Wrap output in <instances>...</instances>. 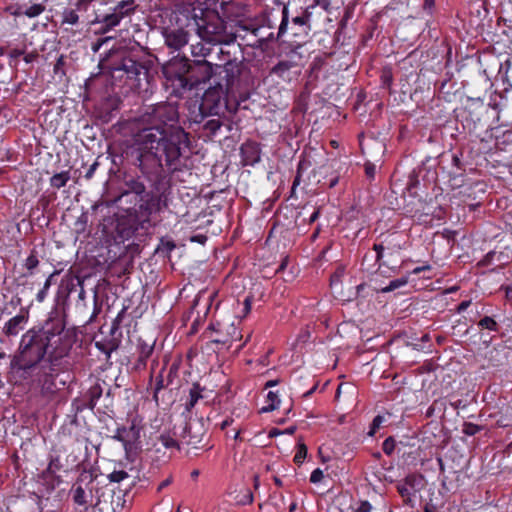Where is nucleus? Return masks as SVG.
<instances>
[{
  "label": "nucleus",
  "mask_w": 512,
  "mask_h": 512,
  "mask_svg": "<svg viewBox=\"0 0 512 512\" xmlns=\"http://www.w3.org/2000/svg\"><path fill=\"white\" fill-rule=\"evenodd\" d=\"M72 340L60 317L49 318L42 328L23 334L10 362L11 373L20 383L37 385L45 394L56 391L55 379L67 368Z\"/></svg>",
  "instance_id": "1"
},
{
  "label": "nucleus",
  "mask_w": 512,
  "mask_h": 512,
  "mask_svg": "<svg viewBox=\"0 0 512 512\" xmlns=\"http://www.w3.org/2000/svg\"><path fill=\"white\" fill-rule=\"evenodd\" d=\"M177 120V108L170 103L150 106L139 117L134 145L138 166L144 174H160L164 166L177 169L189 147L188 133L174 125Z\"/></svg>",
  "instance_id": "2"
},
{
  "label": "nucleus",
  "mask_w": 512,
  "mask_h": 512,
  "mask_svg": "<svg viewBox=\"0 0 512 512\" xmlns=\"http://www.w3.org/2000/svg\"><path fill=\"white\" fill-rule=\"evenodd\" d=\"M216 69L219 70V75L224 74L226 80L225 83L219 82L209 87L203 95L202 108L210 114H218L226 94L234 84V74L230 63L224 66L216 65Z\"/></svg>",
  "instance_id": "3"
},
{
  "label": "nucleus",
  "mask_w": 512,
  "mask_h": 512,
  "mask_svg": "<svg viewBox=\"0 0 512 512\" xmlns=\"http://www.w3.org/2000/svg\"><path fill=\"white\" fill-rule=\"evenodd\" d=\"M197 34L201 40L210 44H230L235 40V37L226 31L224 21L218 16L197 23Z\"/></svg>",
  "instance_id": "4"
},
{
  "label": "nucleus",
  "mask_w": 512,
  "mask_h": 512,
  "mask_svg": "<svg viewBox=\"0 0 512 512\" xmlns=\"http://www.w3.org/2000/svg\"><path fill=\"white\" fill-rule=\"evenodd\" d=\"M166 206V198L163 195L146 194L138 208L132 209L141 230L148 229L151 226V215L160 212Z\"/></svg>",
  "instance_id": "5"
},
{
  "label": "nucleus",
  "mask_w": 512,
  "mask_h": 512,
  "mask_svg": "<svg viewBox=\"0 0 512 512\" xmlns=\"http://www.w3.org/2000/svg\"><path fill=\"white\" fill-rule=\"evenodd\" d=\"M137 8L135 0L120 1L113 11L102 18L96 17L92 22L103 24L102 31L108 32L114 27L118 26L122 19L132 15Z\"/></svg>",
  "instance_id": "6"
},
{
  "label": "nucleus",
  "mask_w": 512,
  "mask_h": 512,
  "mask_svg": "<svg viewBox=\"0 0 512 512\" xmlns=\"http://www.w3.org/2000/svg\"><path fill=\"white\" fill-rule=\"evenodd\" d=\"M140 229V224L136 221V215L132 209H126L123 214L116 215L115 232L117 240L124 242Z\"/></svg>",
  "instance_id": "7"
},
{
  "label": "nucleus",
  "mask_w": 512,
  "mask_h": 512,
  "mask_svg": "<svg viewBox=\"0 0 512 512\" xmlns=\"http://www.w3.org/2000/svg\"><path fill=\"white\" fill-rule=\"evenodd\" d=\"M113 439L123 444L126 454L135 453L139 448L140 428L134 423L128 428H118Z\"/></svg>",
  "instance_id": "8"
},
{
  "label": "nucleus",
  "mask_w": 512,
  "mask_h": 512,
  "mask_svg": "<svg viewBox=\"0 0 512 512\" xmlns=\"http://www.w3.org/2000/svg\"><path fill=\"white\" fill-rule=\"evenodd\" d=\"M205 436V429L201 420H192L185 423L181 437L185 444L197 447Z\"/></svg>",
  "instance_id": "9"
},
{
  "label": "nucleus",
  "mask_w": 512,
  "mask_h": 512,
  "mask_svg": "<svg viewBox=\"0 0 512 512\" xmlns=\"http://www.w3.org/2000/svg\"><path fill=\"white\" fill-rule=\"evenodd\" d=\"M116 70L123 71L128 78L134 79L138 85L140 84L141 76L146 78L148 75V69L131 57H124Z\"/></svg>",
  "instance_id": "10"
},
{
  "label": "nucleus",
  "mask_w": 512,
  "mask_h": 512,
  "mask_svg": "<svg viewBox=\"0 0 512 512\" xmlns=\"http://www.w3.org/2000/svg\"><path fill=\"white\" fill-rule=\"evenodd\" d=\"M418 478L415 475H408L403 481L397 483L396 488L403 499L404 504L413 507L412 495L416 491Z\"/></svg>",
  "instance_id": "11"
},
{
  "label": "nucleus",
  "mask_w": 512,
  "mask_h": 512,
  "mask_svg": "<svg viewBox=\"0 0 512 512\" xmlns=\"http://www.w3.org/2000/svg\"><path fill=\"white\" fill-rule=\"evenodd\" d=\"M241 154L245 165H255L261 159V149L256 142H245L241 146Z\"/></svg>",
  "instance_id": "12"
},
{
  "label": "nucleus",
  "mask_w": 512,
  "mask_h": 512,
  "mask_svg": "<svg viewBox=\"0 0 512 512\" xmlns=\"http://www.w3.org/2000/svg\"><path fill=\"white\" fill-rule=\"evenodd\" d=\"M188 33L182 29L172 30L165 33V43L173 50H180L188 43Z\"/></svg>",
  "instance_id": "13"
},
{
  "label": "nucleus",
  "mask_w": 512,
  "mask_h": 512,
  "mask_svg": "<svg viewBox=\"0 0 512 512\" xmlns=\"http://www.w3.org/2000/svg\"><path fill=\"white\" fill-rule=\"evenodd\" d=\"M154 344L155 341L146 342L142 340L141 338L138 339L137 343V352H138V358L135 364V368L137 370L143 369L146 367V363L148 358L152 355L154 351Z\"/></svg>",
  "instance_id": "14"
},
{
  "label": "nucleus",
  "mask_w": 512,
  "mask_h": 512,
  "mask_svg": "<svg viewBox=\"0 0 512 512\" xmlns=\"http://www.w3.org/2000/svg\"><path fill=\"white\" fill-rule=\"evenodd\" d=\"M28 321V313H20L12 317L3 327V332L7 336H15L25 328Z\"/></svg>",
  "instance_id": "15"
},
{
  "label": "nucleus",
  "mask_w": 512,
  "mask_h": 512,
  "mask_svg": "<svg viewBox=\"0 0 512 512\" xmlns=\"http://www.w3.org/2000/svg\"><path fill=\"white\" fill-rule=\"evenodd\" d=\"M71 492L74 503L79 506H83L86 509L88 504V497L91 496V491L88 493L79 484V482H77L73 485Z\"/></svg>",
  "instance_id": "16"
},
{
  "label": "nucleus",
  "mask_w": 512,
  "mask_h": 512,
  "mask_svg": "<svg viewBox=\"0 0 512 512\" xmlns=\"http://www.w3.org/2000/svg\"><path fill=\"white\" fill-rule=\"evenodd\" d=\"M295 65L293 62L290 61H280L278 64H276L272 70L271 73L277 75L278 77L282 78L283 80H290V70Z\"/></svg>",
  "instance_id": "17"
},
{
  "label": "nucleus",
  "mask_w": 512,
  "mask_h": 512,
  "mask_svg": "<svg viewBox=\"0 0 512 512\" xmlns=\"http://www.w3.org/2000/svg\"><path fill=\"white\" fill-rule=\"evenodd\" d=\"M163 370L162 369L159 373V375L156 377V386H155V391H154V395H153V398L156 402H158V393L160 390H162L163 388L167 387L169 385V383H171V379H172V375L174 374L175 372V369L173 367L170 368L169 370V373H168V376H167V382L165 383L164 382V378H163Z\"/></svg>",
  "instance_id": "18"
},
{
  "label": "nucleus",
  "mask_w": 512,
  "mask_h": 512,
  "mask_svg": "<svg viewBox=\"0 0 512 512\" xmlns=\"http://www.w3.org/2000/svg\"><path fill=\"white\" fill-rule=\"evenodd\" d=\"M79 15L75 9L65 8L61 13V25H77L79 23Z\"/></svg>",
  "instance_id": "19"
},
{
  "label": "nucleus",
  "mask_w": 512,
  "mask_h": 512,
  "mask_svg": "<svg viewBox=\"0 0 512 512\" xmlns=\"http://www.w3.org/2000/svg\"><path fill=\"white\" fill-rule=\"evenodd\" d=\"M266 402L267 405L261 408V413L271 412L279 407L280 399L278 394L270 391L266 396Z\"/></svg>",
  "instance_id": "20"
},
{
  "label": "nucleus",
  "mask_w": 512,
  "mask_h": 512,
  "mask_svg": "<svg viewBox=\"0 0 512 512\" xmlns=\"http://www.w3.org/2000/svg\"><path fill=\"white\" fill-rule=\"evenodd\" d=\"M70 180V174L68 171H62L53 175L50 179V184L52 187L60 189L64 187L67 182Z\"/></svg>",
  "instance_id": "21"
},
{
  "label": "nucleus",
  "mask_w": 512,
  "mask_h": 512,
  "mask_svg": "<svg viewBox=\"0 0 512 512\" xmlns=\"http://www.w3.org/2000/svg\"><path fill=\"white\" fill-rule=\"evenodd\" d=\"M202 398L201 388L198 384H194L190 389L189 393V401L186 403V409L190 411L198 402V400Z\"/></svg>",
  "instance_id": "22"
},
{
  "label": "nucleus",
  "mask_w": 512,
  "mask_h": 512,
  "mask_svg": "<svg viewBox=\"0 0 512 512\" xmlns=\"http://www.w3.org/2000/svg\"><path fill=\"white\" fill-rule=\"evenodd\" d=\"M45 11V5L37 3L29 7H24V15L28 18H35Z\"/></svg>",
  "instance_id": "23"
},
{
  "label": "nucleus",
  "mask_w": 512,
  "mask_h": 512,
  "mask_svg": "<svg viewBox=\"0 0 512 512\" xmlns=\"http://www.w3.org/2000/svg\"><path fill=\"white\" fill-rule=\"evenodd\" d=\"M158 441L161 443L162 446H164L167 449L179 448L177 441L169 433L161 434L158 437Z\"/></svg>",
  "instance_id": "24"
},
{
  "label": "nucleus",
  "mask_w": 512,
  "mask_h": 512,
  "mask_svg": "<svg viewBox=\"0 0 512 512\" xmlns=\"http://www.w3.org/2000/svg\"><path fill=\"white\" fill-rule=\"evenodd\" d=\"M210 51H211V49L209 47H206L202 43H197V44L191 45V54L194 57H203V58H205L206 56L209 55Z\"/></svg>",
  "instance_id": "25"
},
{
  "label": "nucleus",
  "mask_w": 512,
  "mask_h": 512,
  "mask_svg": "<svg viewBox=\"0 0 512 512\" xmlns=\"http://www.w3.org/2000/svg\"><path fill=\"white\" fill-rule=\"evenodd\" d=\"M407 282H408L407 277H401V278L392 280V281H390L389 285L382 288L381 291L384 293L394 291L400 287L405 286L407 284Z\"/></svg>",
  "instance_id": "26"
},
{
  "label": "nucleus",
  "mask_w": 512,
  "mask_h": 512,
  "mask_svg": "<svg viewBox=\"0 0 512 512\" xmlns=\"http://www.w3.org/2000/svg\"><path fill=\"white\" fill-rule=\"evenodd\" d=\"M39 265V260L34 251L25 260L24 266L28 270V275H32L34 269Z\"/></svg>",
  "instance_id": "27"
},
{
  "label": "nucleus",
  "mask_w": 512,
  "mask_h": 512,
  "mask_svg": "<svg viewBox=\"0 0 512 512\" xmlns=\"http://www.w3.org/2000/svg\"><path fill=\"white\" fill-rule=\"evenodd\" d=\"M237 502L241 505L251 504L254 500L253 494L250 489L246 488L243 492H240L237 497Z\"/></svg>",
  "instance_id": "28"
},
{
  "label": "nucleus",
  "mask_w": 512,
  "mask_h": 512,
  "mask_svg": "<svg viewBox=\"0 0 512 512\" xmlns=\"http://www.w3.org/2000/svg\"><path fill=\"white\" fill-rule=\"evenodd\" d=\"M478 325L481 328L488 329L490 331H497V329H498L497 322L492 317H489V316H485L484 318H482L479 321Z\"/></svg>",
  "instance_id": "29"
},
{
  "label": "nucleus",
  "mask_w": 512,
  "mask_h": 512,
  "mask_svg": "<svg viewBox=\"0 0 512 512\" xmlns=\"http://www.w3.org/2000/svg\"><path fill=\"white\" fill-rule=\"evenodd\" d=\"M310 16H311V13H309L307 10H305L301 16L294 17L292 19V22L295 25L307 27L308 29H310V26L308 25V23L310 21Z\"/></svg>",
  "instance_id": "30"
},
{
  "label": "nucleus",
  "mask_w": 512,
  "mask_h": 512,
  "mask_svg": "<svg viewBox=\"0 0 512 512\" xmlns=\"http://www.w3.org/2000/svg\"><path fill=\"white\" fill-rule=\"evenodd\" d=\"M482 430V426H479L477 424L471 423V422H465L463 424V433L467 436H473L480 432Z\"/></svg>",
  "instance_id": "31"
},
{
  "label": "nucleus",
  "mask_w": 512,
  "mask_h": 512,
  "mask_svg": "<svg viewBox=\"0 0 512 512\" xmlns=\"http://www.w3.org/2000/svg\"><path fill=\"white\" fill-rule=\"evenodd\" d=\"M197 65H199L205 73V77L203 78V80H209L214 73L213 65L206 60L197 61Z\"/></svg>",
  "instance_id": "32"
},
{
  "label": "nucleus",
  "mask_w": 512,
  "mask_h": 512,
  "mask_svg": "<svg viewBox=\"0 0 512 512\" xmlns=\"http://www.w3.org/2000/svg\"><path fill=\"white\" fill-rule=\"evenodd\" d=\"M128 477H129L128 473L124 470H115L108 475L109 480L111 482H116V483H119Z\"/></svg>",
  "instance_id": "33"
},
{
  "label": "nucleus",
  "mask_w": 512,
  "mask_h": 512,
  "mask_svg": "<svg viewBox=\"0 0 512 512\" xmlns=\"http://www.w3.org/2000/svg\"><path fill=\"white\" fill-rule=\"evenodd\" d=\"M52 277H53V274H52V275H50V276L46 279V281H45V283H44L43 288H42V289L37 293V295H36V299H37V301H38V302H43V301H44V299L46 298V296H47V292H48V289H49V288H50V286H51V279H52Z\"/></svg>",
  "instance_id": "34"
},
{
  "label": "nucleus",
  "mask_w": 512,
  "mask_h": 512,
  "mask_svg": "<svg viewBox=\"0 0 512 512\" xmlns=\"http://www.w3.org/2000/svg\"><path fill=\"white\" fill-rule=\"evenodd\" d=\"M222 126V123L220 120L218 119H211V120H208L205 124H204V128L211 132L212 134H215Z\"/></svg>",
  "instance_id": "35"
},
{
  "label": "nucleus",
  "mask_w": 512,
  "mask_h": 512,
  "mask_svg": "<svg viewBox=\"0 0 512 512\" xmlns=\"http://www.w3.org/2000/svg\"><path fill=\"white\" fill-rule=\"evenodd\" d=\"M307 455V447L305 444H300L298 446V451L294 456V462L297 464H301Z\"/></svg>",
  "instance_id": "36"
},
{
  "label": "nucleus",
  "mask_w": 512,
  "mask_h": 512,
  "mask_svg": "<svg viewBox=\"0 0 512 512\" xmlns=\"http://www.w3.org/2000/svg\"><path fill=\"white\" fill-rule=\"evenodd\" d=\"M384 422V416L377 415L371 424L369 435L373 436Z\"/></svg>",
  "instance_id": "37"
},
{
  "label": "nucleus",
  "mask_w": 512,
  "mask_h": 512,
  "mask_svg": "<svg viewBox=\"0 0 512 512\" xmlns=\"http://www.w3.org/2000/svg\"><path fill=\"white\" fill-rule=\"evenodd\" d=\"M282 14H283V16H282L281 24L279 26L278 36H281L283 33H285L287 25H288V9H287V7L283 8Z\"/></svg>",
  "instance_id": "38"
},
{
  "label": "nucleus",
  "mask_w": 512,
  "mask_h": 512,
  "mask_svg": "<svg viewBox=\"0 0 512 512\" xmlns=\"http://www.w3.org/2000/svg\"><path fill=\"white\" fill-rule=\"evenodd\" d=\"M24 54H25V50L24 49H18V48L11 49L7 53L8 57L10 58V65L12 64V61H14L16 63V60L20 56H23Z\"/></svg>",
  "instance_id": "39"
},
{
  "label": "nucleus",
  "mask_w": 512,
  "mask_h": 512,
  "mask_svg": "<svg viewBox=\"0 0 512 512\" xmlns=\"http://www.w3.org/2000/svg\"><path fill=\"white\" fill-rule=\"evenodd\" d=\"M324 475H323V471L320 469V468H317L315 469L311 475H310V481L312 483H319L322 481Z\"/></svg>",
  "instance_id": "40"
},
{
  "label": "nucleus",
  "mask_w": 512,
  "mask_h": 512,
  "mask_svg": "<svg viewBox=\"0 0 512 512\" xmlns=\"http://www.w3.org/2000/svg\"><path fill=\"white\" fill-rule=\"evenodd\" d=\"M394 450V440L392 438H387L383 443V451L386 454H391Z\"/></svg>",
  "instance_id": "41"
},
{
  "label": "nucleus",
  "mask_w": 512,
  "mask_h": 512,
  "mask_svg": "<svg viewBox=\"0 0 512 512\" xmlns=\"http://www.w3.org/2000/svg\"><path fill=\"white\" fill-rule=\"evenodd\" d=\"M24 56V61L26 63H33L34 61H36L39 57V53L37 51H31L29 53H26L23 55Z\"/></svg>",
  "instance_id": "42"
},
{
  "label": "nucleus",
  "mask_w": 512,
  "mask_h": 512,
  "mask_svg": "<svg viewBox=\"0 0 512 512\" xmlns=\"http://www.w3.org/2000/svg\"><path fill=\"white\" fill-rule=\"evenodd\" d=\"M7 10L10 12L11 15H13L15 17L24 15V13H23L24 6H22V5H17L16 7L10 6V7H8Z\"/></svg>",
  "instance_id": "43"
},
{
  "label": "nucleus",
  "mask_w": 512,
  "mask_h": 512,
  "mask_svg": "<svg viewBox=\"0 0 512 512\" xmlns=\"http://www.w3.org/2000/svg\"><path fill=\"white\" fill-rule=\"evenodd\" d=\"M372 505L368 501H362L355 512H371Z\"/></svg>",
  "instance_id": "44"
},
{
  "label": "nucleus",
  "mask_w": 512,
  "mask_h": 512,
  "mask_svg": "<svg viewBox=\"0 0 512 512\" xmlns=\"http://www.w3.org/2000/svg\"><path fill=\"white\" fill-rule=\"evenodd\" d=\"M207 236L204 235V234H198V235H194L190 238L191 242H197L199 244H205V242L207 241Z\"/></svg>",
  "instance_id": "45"
},
{
  "label": "nucleus",
  "mask_w": 512,
  "mask_h": 512,
  "mask_svg": "<svg viewBox=\"0 0 512 512\" xmlns=\"http://www.w3.org/2000/svg\"><path fill=\"white\" fill-rule=\"evenodd\" d=\"M244 308H243V311H244V316H246L250 310H251V305H252V297H246L245 300H244Z\"/></svg>",
  "instance_id": "46"
},
{
  "label": "nucleus",
  "mask_w": 512,
  "mask_h": 512,
  "mask_svg": "<svg viewBox=\"0 0 512 512\" xmlns=\"http://www.w3.org/2000/svg\"><path fill=\"white\" fill-rule=\"evenodd\" d=\"M313 6H320L324 10H328L330 6L329 0H313Z\"/></svg>",
  "instance_id": "47"
},
{
  "label": "nucleus",
  "mask_w": 512,
  "mask_h": 512,
  "mask_svg": "<svg viewBox=\"0 0 512 512\" xmlns=\"http://www.w3.org/2000/svg\"><path fill=\"white\" fill-rule=\"evenodd\" d=\"M374 250L376 251V260L380 261L383 256L384 247L382 244H374Z\"/></svg>",
  "instance_id": "48"
},
{
  "label": "nucleus",
  "mask_w": 512,
  "mask_h": 512,
  "mask_svg": "<svg viewBox=\"0 0 512 512\" xmlns=\"http://www.w3.org/2000/svg\"><path fill=\"white\" fill-rule=\"evenodd\" d=\"M365 173L368 177L373 178L375 174V166L371 164H367L365 166Z\"/></svg>",
  "instance_id": "49"
},
{
  "label": "nucleus",
  "mask_w": 512,
  "mask_h": 512,
  "mask_svg": "<svg viewBox=\"0 0 512 512\" xmlns=\"http://www.w3.org/2000/svg\"><path fill=\"white\" fill-rule=\"evenodd\" d=\"M234 420L232 418H227L220 424L221 430H226L227 427L231 426L233 424Z\"/></svg>",
  "instance_id": "50"
},
{
  "label": "nucleus",
  "mask_w": 512,
  "mask_h": 512,
  "mask_svg": "<svg viewBox=\"0 0 512 512\" xmlns=\"http://www.w3.org/2000/svg\"><path fill=\"white\" fill-rule=\"evenodd\" d=\"M471 304V301L470 300H467V301H463L461 302L459 305H458V308H457V311L458 312H463L465 311Z\"/></svg>",
  "instance_id": "51"
},
{
  "label": "nucleus",
  "mask_w": 512,
  "mask_h": 512,
  "mask_svg": "<svg viewBox=\"0 0 512 512\" xmlns=\"http://www.w3.org/2000/svg\"><path fill=\"white\" fill-rule=\"evenodd\" d=\"M171 483H172V478L168 477L167 479H165L164 481H162L160 483V485L158 486V491H161L165 487L169 486Z\"/></svg>",
  "instance_id": "52"
},
{
  "label": "nucleus",
  "mask_w": 512,
  "mask_h": 512,
  "mask_svg": "<svg viewBox=\"0 0 512 512\" xmlns=\"http://www.w3.org/2000/svg\"><path fill=\"white\" fill-rule=\"evenodd\" d=\"M96 167H97V163H94V164H92V165L90 166V168L88 169V171H87V172H86V174H85V177H86L87 179H90V178L93 176V173H94V171H95Z\"/></svg>",
  "instance_id": "53"
},
{
  "label": "nucleus",
  "mask_w": 512,
  "mask_h": 512,
  "mask_svg": "<svg viewBox=\"0 0 512 512\" xmlns=\"http://www.w3.org/2000/svg\"><path fill=\"white\" fill-rule=\"evenodd\" d=\"M319 214H320L319 209L315 210V211L311 214V216H310V218H309V223H313L314 221H316V220L318 219V217H319Z\"/></svg>",
  "instance_id": "54"
},
{
  "label": "nucleus",
  "mask_w": 512,
  "mask_h": 512,
  "mask_svg": "<svg viewBox=\"0 0 512 512\" xmlns=\"http://www.w3.org/2000/svg\"><path fill=\"white\" fill-rule=\"evenodd\" d=\"M126 314V308L124 307L119 313L118 315L116 316V318L114 319L115 321H118L121 323L123 317L125 316Z\"/></svg>",
  "instance_id": "55"
},
{
  "label": "nucleus",
  "mask_w": 512,
  "mask_h": 512,
  "mask_svg": "<svg viewBox=\"0 0 512 512\" xmlns=\"http://www.w3.org/2000/svg\"><path fill=\"white\" fill-rule=\"evenodd\" d=\"M430 269V266L429 265H426V266H422V267H416L414 270H413V273L414 274H419L420 272L424 271V270H429Z\"/></svg>",
  "instance_id": "56"
},
{
  "label": "nucleus",
  "mask_w": 512,
  "mask_h": 512,
  "mask_svg": "<svg viewBox=\"0 0 512 512\" xmlns=\"http://www.w3.org/2000/svg\"><path fill=\"white\" fill-rule=\"evenodd\" d=\"M144 190H145V187H144V185H143V184H137V185L135 186V192H136L137 194H141V193H143V192H144Z\"/></svg>",
  "instance_id": "57"
},
{
  "label": "nucleus",
  "mask_w": 512,
  "mask_h": 512,
  "mask_svg": "<svg viewBox=\"0 0 512 512\" xmlns=\"http://www.w3.org/2000/svg\"><path fill=\"white\" fill-rule=\"evenodd\" d=\"M120 324H121L120 322L113 320L112 326H111L112 333H114L116 330L119 329Z\"/></svg>",
  "instance_id": "58"
},
{
  "label": "nucleus",
  "mask_w": 512,
  "mask_h": 512,
  "mask_svg": "<svg viewBox=\"0 0 512 512\" xmlns=\"http://www.w3.org/2000/svg\"><path fill=\"white\" fill-rule=\"evenodd\" d=\"M183 68H184V73L188 72L189 71V64H188V60H184L181 62Z\"/></svg>",
  "instance_id": "59"
},
{
  "label": "nucleus",
  "mask_w": 512,
  "mask_h": 512,
  "mask_svg": "<svg viewBox=\"0 0 512 512\" xmlns=\"http://www.w3.org/2000/svg\"><path fill=\"white\" fill-rule=\"evenodd\" d=\"M240 436V430L239 429H234L233 430V435H232V438L237 440Z\"/></svg>",
  "instance_id": "60"
},
{
  "label": "nucleus",
  "mask_w": 512,
  "mask_h": 512,
  "mask_svg": "<svg viewBox=\"0 0 512 512\" xmlns=\"http://www.w3.org/2000/svg\"><path fill=\"white\" fill-rule=\"evenodd\" d=\"M278 383L277 380H270L265 384V388L272 387Z\"/></svg>",
  "instance_id": "61"
},
{
  "label": "nucleus",
  "mask_w": 512,
  "mask_h": 512,
  "mask_svg": "<svg viewBox=\"0 0 512 512\" xmlns=\"http://www.w3.org/2000/svg\"><path fill=\"white\" fill-rule=\"evenodd\" d=\"M279 434H281V432L279 430L273 429V430L270 431L269 436L273 437V436H276V435H279Z\"/></svg>",
  "instance_id": "62"
},
{
  "label": "nucleus",
  "mask_w": 512,
  "mask_h": 512,
  "mask_svg": "<svg viewBox=\"0 0 512 512\" xmlns=\"http://www.w3.org/2000/svg\"><path fill=\"white\" fill-rule=\"evenodd\" d=\"M339 276H340V274H338V273H336L335 275H333V276L331 277V284H334V283L338 280Z\"/></svg>",
  "instance_id": "63"
},
{
  "label": "nucleus",
  "mask_w": 512,
  "mask_h": 512,
  "mask_svg": "<svg viewBox=\"0 0 512 512\" xmlns=\"http://www.w3.org/2000/svg\"><path fill=\"white\" fill-rule=\"evenodd\" d=\"M295 430H296V428H295V427H290V428H287V429L285 430V432H286V433H288V434H293Z\"/></svg>",
  "instance_id": "64"
}]
</instances>
